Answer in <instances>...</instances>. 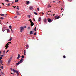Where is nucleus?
I'll return each instance as SVG.
<instances>
[{
	"label": "nucleus",
	"mask_w": 76,
	"mask_h": 76,
	"mask_svg": "<svg viewBox=\"0 0 76 76\" xmlns=\"http://www.w3.org/2000/svg\"><path fill=\"white\" fill-rule=\"evenodd\" d=\"M12 57H11L9 60H8V64H9L10 63V61H12Z\"/></svg>",
	"instance_id": "1"
},
{
	"label": "nucleus",
	"mask_w": 76,
	"mask_h": 76,
	"mask_svg": "<svg viewBox=\"0 0 76 76\" xmlns=\"http://www.w3.org/2000/svg\"><path fill=\"white\" fill-rule=\"evenodd\" d=\"M23 27H21L20 28V32H22V31H23Z\"/></svg>",
	"instance_id": "2"
},
{
	"label": "nucleus",
	"mask_w": 76,
	"mask_h": 76,
	"mask_svg": "<svg viewBox=\"0 0 76 76\" xmlns=\"http://www.w3.org/2000/svg\"><path fill=\"white\" fill-rule=\"evenodd\" d=\"M55 18L56 19H59V18H60V16L56 15L55 16Z\"/></svg>",
	"instance_id": "3"
},
{
	"label": "nucleus",
	"mask_w": 76,
	"mask_h": 76,
	"mask_svg": "<svg viewBox=\"0 0 76 76\" xmlns=\"http://www.w3.org/2000/svg\"><path fill=\"white\" fill-rule=\"evenodd\" d=\"M2 30V32H4V31H5V30H6V28H5V27H3Z\"/></svg>",
	"instance_id": "4"
},
{
	"label": "nucleus",
	"mask_w": 76,
	"mask_h": 76,
	"mask_svg": "<svg viewBox=\"0 0 76 76\" xmlns=\"http://www.w3.org/2000/svg\"><path fill=\"white\" fill-rule=\"evenodd\" d=\"M48 22L50 23V22H52V21H51V20L50 18H48Z\"/></svg>",
	"instance_id": "5"
},
{
	"label": "nucleus",
	"mask_w": 76,
	"mask_h": 76,
	"mask_svg": "<svg viewBox=\"0 0 76 76\" xmlns=\"http://www.w3.org/2000/svg\"><path fill=\"white\" fill-rule=\"evenodd\" d=\"M43 21L44 22V23H46L47 22L46 18H45L44 19H43Z\"/></svg>",
	"instance_id": "6"
},
{
	"label": "nucleus",
	"mask_w": 76,
	"mask_h": 76,
	"mask_svg": "<svg viewBox=\"0 0 76 76\" xmlns=\"http://www.w3.org/2000/svg\"><path fill=\"white\" fill-rule=\"evenodd\" d=\"M16 13L18 15H20V13L19 11H17L16 12Z\"/></svg>",
	"instance_id": "7"
},
{
	"label": "nucleus",
	"mask_w": 76,
	"mask_h": 76,
	"mask_svg": "<svg viewBox=\"0 0 76 76\" xmlns=\"http://www.w3.org/2000/svg\"><path fill=\"white\" fill-rule=\"evenodd\" d=\"M29 9L30 10H32V9H33V7L32 6H30L29 7Z\"/></svg>",
	"instance_id": "8"
},
{
	"label": "nucleus",
	"mask_w": 76,
	"mask_h": 76,
	"mask_svg": "<svg viewBox=\"0 0 76 76\" xmlns=\"http://www.w3.org/2000/svg\"><path fill=\"white\" fill-rule=\"evenodd\" d=\"M20 57V54H18V57L17 58V59H19V58Z\"/></svg>",
	"instance_id": "9"
},
{
	"label": "nucleus",
	"mask_w": 76,
	"mask_h": 76,
	"mask_svg": "<svg viewBox=\"0 0 76 76\" xmlns=\"http://www.w3.org/2000/svg\"><path fill=\"white\" fill-rule=\"evenodd\" d=\"M31 26H32L34 25V23L32 21H31Z\"/></svg>",
	"instance_id": "10"
},
{
	"label": "nucleus",
	"mask_w": 76,
	"mask_h": 76,
	"mask_svg": "<svg viewBox=\"0 0 76 76\" xmlns=\"http://www.w3.org/2000/svg\"><path fill=\"white\" fill-rule=\"evenodd\" d=\"M13 71L14 72H16V73H18V72H19V71H16L14 69H13Z\"/></svg>",
	"instance_id": "11"
},
{
	"label": "nucleus",
	"mask_w": 76,
	"mask_h": 76,
	"mask_svg": "<svg viewBox=\"0 0 76 76\" xmlns=\"http://www.w3.org/2000/svg\"><path fill=\"white\" fill-rule=\"evenodd\" d=\"M41 17H39V18L38 21H39V22H41Z\"/></svg>",
	"instance_id": "12"
},
{
	"label": "nucleus",
	"mask_w": 76,
	"mask_h": 76,
	"mask_svg": "<svg viewBox=\"0 0 76 76\" xmlns=\"http://www.w3.org/2000/svg\"><path fill=\"white\" fill-rule=\"evenodd\" d=\"M23 59H21L20 61H19V62L20 63H22V62H23Z\"/></svg>",
	"instance_id": "13"
},
{
	"label": "nucleus",
	"mask_w": 76,
	"mask_h": 76,
	"mask_svg": "<svg viewBox=\"0 0 76 76\" xmlns=\"http://www.w3.org/2000/svg\"><path fill=\"white\" fill-rule=\"evenodd\" d=\"M30 34L31 35H32L33 34L32 31H31L30 32Z\"/></svg>",
	"instance_id": "14"
},
{
	"label": "nucleus",
	"mask_w": 76,
	"mask_h": 76,
	"mask_svg": "<svg viewBox=\"0 0 76 76\" xmlns=\"http://www.w3.org/2000/svg\"><path fill=\"white\" fill-rule=\"evenodd\" d=\"M10 3L7 4V6H10Z\"/></svg>",
	"instance_id": "15"
},
{
	"label": "nucleus",
	"mask_w": 76,
	"mask_h": 76,
	"mask_svg": "<svg viewBox=\"0 0 76 76\" xmlns=\"http://www.w3.org/2000/svg\"><path fill=\"white\" fill-rule=\"evenodd\" d=\"M29 3V1H27L26 2V4H28Z\"/></svg>",
	"instance_id": "16"
},
{
	"label": "nucleus",
	"mask_w": 76,
	"mask_h": 76,
	"mask_svg": "<svg viewBox=\"0 0 76 76\" xmlns=\"http://www.w3.org/2000/svg\"><path fill=\"white\" fill-rule=\"evenodd\" d=\"M7 32H10V30L9 29L7 30Z\"/></svg>",
	"instance_id": "17"
},
{
	"label": "nucleus",
	"mask_w": 76,
	"mask_h": 76,
	"mask_svg": "<svg viewBox=\"0 0 76 76\" xmlns=\"http://www.w3.org/2000/svg\"><path fill=\"white\" fill-rule=\"evenodd\" d=\"M5 47H7V48H8V47H9V46L8 45H7V44H6L5 46Z\"/></svg>",
	"instance_id": "18"
},
{
	"label": "nucleus",
	"mask_w": 76,
	"mask_h": 76,
	"mask_svg": "<svg viewBox=\"0 0 76 76\" xmlns=\"http://www.w3.org/2000/svg\"><path fill=\"white\" fill-rule=\"evenodd\" d=\"M26 48H29V45H27L26 46Z\"/></svg>",
	"instance_id": "19"
},
{
	"label": "nucleus",
	"mask_w": 76,
	"mask_h": 76,
	"mask_svg": "<svg viewBox=\"0 0 76 76\" xmlns=\"http://www.w3.org/2000/svg\"><path fill=\"white\" fill-rule=\"evenodd\" d=\"M27 16H28V18H31V15H28Z\"/></svg>",
	"instance_id": "20"
},
{
	"label": "nucleus",
	"mask_w": 76,
	"mask_h": 76,
	"mask_svg": "<svg viewBox=\"0 0 76 76\" xmlns=\"http://www.w3.org/2000/svg\"><path fill=\"white\" fill-rule=\"evenodd\" d=\"M20 62H18V63H17L16 64H17V65H18L19 64H20Z\"/></svg>",
	"instance_id": "21"
},
{
	"label": "nucleus",
	"mask_w": 76,
	"mask_h": 76,
	"mask_svg": "<svg viewBox=\"0 0 76 76\" xmlns=\"http://www.w3.org/2000/svg\"><path fill=\"white\" fill-rule=\"evenodd\" d=\"M34 13L35 15H38V14L37 13H36L35 12H34Z\"/></svg>",
	"instance_id": "22"
},
{
	"label": "nucleus",
	"mask_w": 76,
	"mask_h": 76,
	"mask_svg": "<svg viewBox=\"0 0 76 76\" xmlns=\"http://www.w3.org/2000/svg\"><path fill=\"white\" fill-rule=\"evenodd\" d=\"M1 75H4V73H3V72H1Z\"/></svg>",
	"instance_id": "23"
},
{
	"label": "nucleus",
	"mask_w": 76,
	"mask_h": 76,
	"mask_svg": "<svg viewBox=\"0 0 76 76\" xmlns=\"http://www.w3.org/2000/svg\"><path fill=\"white\" fill-rule=\"evenodd\" d=\"M24 57H25V56H24L23 55L22 56V58H24Z\"/></svg>",
	"instance_id": "24"
},
{
	"label": "nucleus",
	"mask_w": 76,
	"mask_h": 76,
	"mask_svg": "<svg viewBox=\"0 0 76 76\" xmlns=\"http://www.w3.org/2000/svg\"><path fill=\"white\" fill-rule=\"evenodd\" d=\"M0 63H1V64L3 63V62H2V60H0Z\"/></svg>",
	"instance_id": "25"
},
{
	"label": "nucleus",
	"mask_w": 76,
	"mask_h": 76,
	"mask_svg": "<svg viewBox=\"0 0 76 76\" xmlns=\"http://www.w3.org/2000/svg\"><path fill=\"white\" fill-rule=\"evenodd\" d=\"M12 38H10V39L8 40V41H12Z\"/></svg>",
	"instance_id": "26"
},
{
	"label": "nucleus",
	"mask_w": 76,
	"mask_h": 76,
	"mask_svg": "<svg viewBox=\"0 0 76 76\" xmlns=\"http://www.w3.org/2000/svg\"><path fill=\"white\" fill-rule=\"evenodd\" d=\"M11 32H12V33H13L14 32V31H13V30H11Z\"/></svg>",
	"instance_id": "27"
},
{
	"label": "nucleus",
	"mask_w": 76,
	"mask_h": 76,
	"mask_svg": "<svg viewBox=\"0 0 76 76\" xmlns=\"http://www.w3.org/2000/svg\"><path fill=\"white\" fill-rule=\"evenodd\" d=\"M1 19L2 20H3L4 19V18L3 17H1Z\"/></svg>",
	"instance_id": "28"
},
{
	"label": "nucleus",
	"mask_w": 76,
	"mask_h": 76,
	"mask_svg": "<svg viewBox=\"0 0 76 76\" xmlns=\"http://www.w3.org/2000/svg\"><path fill=\"white\" fill-rule=\"evenodd\" d=\"M2 58H3V57L2 56L0 57V60H1V59H2Z\"/></svg>",
	"instance_id": "29"
},
{
	"label": "nucleus",
	"mask_w": 76,
	"mask_h": 76,
	"mask_svg": "<svg viewBox=\"0 0 76 76\" xmlns=\"http://www.w3.org/2000/svg\"><path fill=\"white\" fill-rule=\"evenodd\" d=\"M34 31H37V29H36V27H35V28H34Z\"/></svg>",
	"instance_id": "30"
},
{
	"label": "nucleus",
	"mask_w": 76,
	"mask_h": 76,
	"mask_svg": "<svg viewBox=\"0 0 76 76\" xmlns=\"http://www.w3.org/2000/svg\"><path fill=\"white\" fill-rule=\"evenodd\" d=\"M26 53V51H25V50H24V55H25V54Z\"/></svg>",
	"instance_id": "31"
},
{
	"label": "nucleus",
	"mask_w": 76,
	"mask_h": 76,
	"mask_svg": "<svg viewBox=\"0 0 76 76\" xmlns=\"http://www.w3.org/2000/svg\"><path fill=\"white\" fill-rule=\"evenodd\" d=\"M18 7H19V6H18L17 7V9H18V10H19V8Z\"/></svg>",
	"instance_id": "32"
},
{
	"label": "nucleus",
	"mask_w": 76,
	"mask_h": 76,
	"mask_svg": "<svg viewBox=\"0 0 76 76\" xmlns=\"http://www.w3.org/2000/svg\"><path fill=\"white\" fill-rule=\"evenodd\" d=\"M51 7V6L50 5V4H49L48 7Z\"/></svg>",
	"instance_id": "33"
},
{
	"label": "nucleus",
	"mask_w": 76,
	"mask_h": 76,
	"mask_svg": "<svg viewBox=\"0 0 76 76\" xmlns=\"http://www.w3.org/2000/svg\"><path fill=\"white\" fill-rule=\"evenodd\" d=\"M63 58H66V56L64 55L63 56Z\"/></svg>",
	"instance_id": "34"
},
{
	"label": "nucleus",
	"mask_w": 76,
	"mask_h": 76,
	"mask_svg": "<svg viewBox=\"0 0 76 76\" xmlns=\"http://www.w3.org/2000/svg\"><path fill=\"white\" fill-rule=\"evenodd\" d=\"M9 28L10 29H12V26H10Z\"/></svg>",
	"instance_id": "35"
},
{
	"label": "nucleus",
	"mask_w": 76,
	"mask_h": 76,
	"mask_svg": "<svg viewBox=\"0 0 76 76\" xmlns=\"http://www.w3.org/2000/svg\"><path fill=\"white\" fill-rule=\"evenodd\" d=\"M15 2H18L19 1V0H15Z\"/></svg>",
	"instance_id": "36"
},
{
	"label": "nucleus",
	"mask_w": 76,
	"mask_h": 76,
	"mask_svg": "<svg viewBox=\"0 0 76 76\" xmlns=\"http://www.w3.org/2000/svg\"><path fill=\"white\" fill-rule=\"evenodd\" d=\"M1 69H3V66H1Z\"/></svg>",
	"instance_id": "37"
},
{
	"label": "nucleus",
	"mask_w": 76,
	"mask_h": 76,
	"mask_svg": "<svg viewBox=\"0 0 76 76\" xmlns=\"http://www.w3.org/2000/svg\"><path fill=\"white\" fill-rule=\"evenodd\" d=\"M29 21H30V22L31 23L32 21V20L31 19L29 20Z\"/></svg>",
	"instance_id": "38"
},
{
	"label": "nucleus",
	"mask_w": 76,
	"mask_h": 76,
	"mask_svg": "<svg viewBox=\"0 0 76 76\" xmlns=\"http://www.w3.org/2000/svg\"><path fill=\"white\" fill-rule=\"evenodd\" d=\"M0 15H1V16H4V14H0Z\"/></svg>",
	"instance_id": "39"
},
{
	"label": "nucleus",
	"mask_w": 76,
	"mask_h": 76,
	"mask_svg": "<svg viewBox=\"0 0 76 76\" xmlns=\"http://www.w3.org/2000/svg\"><path fill=\"white\" fill-rule=\"evenodd\" d=\"M39 8H37V10H38V11H39Z\"/></svg>",
	"instance_id": "40"
},
{
	"label": "nucleus",
	"mask_w": 76,
	"mask_h": 76,
	"mask_svg": "<svg viewBox=\"0 0 76 76\" xmlns=\"http://www.w3.org/2000/svg\"><path fill=\"white\" fill-rule=\"evenodd\" d=\"M5 1L7 2H9V0H5Z\"/></svg>",
	"instance_id": "41"
},
{
	"label": "nucleus",
	"mask_w": 76,
	"mask_h": 76,
	"mask_svg": "<svg viewBox=\"0 0 76 76\" xmlns=\"http://www.w3.org/2000/svg\"><path fill=\"white\" fill-rule=\"evenodd\" d=\"M6 15H7V14L5 15L4 16V17H6Z\"/></svg>",
	"instance_id": "42"
},
{
	"label": "nucleus",
	"mask_w": 76,
	"mask_h": 76,
	"mask_svg": "<svg viewBox=\"0 0 76 76\" xmlns=\"http://www.w3.org/2000/svg\"><path fill=\"white\" fill-rule=\"evenodd\" d=\"M3 53L4 54V53H5V50H4L3 51Z\"/></svg>",
	"instance_id": "43"
},
{
	"label": "nucleus",
	"mask_w": 76,
	"mask_h": 76,
	"mask_svg": "<svg viewBox=\"0 0 76 76\" xmlns=\"http://www.w3.org/2000/svg\"><path fill=\"white\" fill-rule=\"evenodd\" d=\"M18 17V16H15V18H16Z\"/></svg>",
	"instance_id": "44"
},
{
	"label": "nucleus",
	"mask_w": 76,
	"mask_h": 76,
	"mask_svg": "<svg viewBox=\"0 0 76 76\" xmlns=\"http://www.w3.org/2000/svg\"><path fill=\"white\" fill-rule=\"evenodd\" d=\"M34 35H36V32L34 33Z\"/></svg>",
	"instance_id": "45"
},
{
	"label": "nucleus",
	"mask_w": 76,
	"mask_h": 76,
	"mask_svg": "<svg viewBox=\"0 0 76 76\" xmlns=\"http://www.w3.org/2000/svg\"><path fill=\"white\" fill-rule=\"evenodd\" d=\"M28 29H30V27H28Z\"/></svg>",
	"instance_id": "46"
},
{
	"label": "nucleus",
	"mask_w": 76,
	"mask_h": 76,
	"mask_svg": "<svg viewBox=\"0 0 76 76\" xmlns=\"http://www.w3.org/2000/svg\"><path fill=\"white\" fill-rule=\"evenodd\" d=\"M10 69H11V71H12V70L13 71V69H12V68H11Z\"/></svg>",
	"instance_id": "47"
},
{
	"label": "nucleus",
	"mask_w": 76,
	"mask_h": 76,
	"mask_svg": "<svg viewBox=\"0 0 76 76\" xmlns=\"http://www.w3.org/2000/svg\"><path fill=\"white\" fill-rule=\"evenodd\" d=\"M17 75H19V72H18V73H17Z\"/></svg>",
	"instance_id": "48"
},
{
	"label": "nucleus",
	"mask_w": 76,
	"mask_h": 76,
	"mask_svg": "<svg viewBox=\"0 0 76 76\" xmlns=\"http://www.w3.org/2000/svg\"><path fill=\"white\" fill-rule=\"evenodd\" d=\"M6 45H8V46H9V44L8 43H7V44H6Z\"/></svg>",
	"instance_id": "49"
},
{
	"label": "nucleus",
	"mask_w": 76,
	"mask_h": 76,
	"mask_svg": "<svg viewBox=\"0 0 76 76\" xmlns=\"http://www.w3.org/2000/svg\"><path fill=\"white\" fill-rule=\"evenodd\" d=\"M16 7H14V6H13V7H14V8H16Z\"/></svg>",
	"instance_id": "50"
},
{
	"label": "nucleus",
	"mask_w": 76,
	"mask_h": 76,
	"mask_svg": "<svg viewBox=\"0 0 76 76\" xmlns=\"http://www.w3.org/2000/svg\"><path fill=\"white\" fill-rule=\"evenodd\" d=\"M26 26H25L24 27V28H26Z\"/></svg>",
	"instance_id": "51"
},
{
	"label": "nucleus",
	"mask_w": 76,
	"mask_h": 76,
	"mask_svg": "<svg viewBox=\"0 0 76 76\" xmlns=\"http://www.w3.org/2000/svg\"><path fill=\"white\" fill-rule=\"evenodd\" d=\"M44 12H42V15H44Z\"/></svg>",
	"instance_id": "52"
},
{
	"label": "nucleus",
	"mask_w": 76,
	"mask_h": 76,
	"mask_svg": "<svg viewBox=\"0 0 76 76\" xmlns=\"http://www.w3.org/2000/svg\"><path fill=\"white\" fill-rule=\"evenodd\" d=\"M1 56L2 57H4V55H1Z\"/></svg>",
	"instance_id": "53"
},
{
	"label": "nucleus",
	"mask_w": 76,
	"mask_h": 76,
	"mask_svg": "<svg viewBox=\"0 0 76 76\" xmlns=\"http://www.w3.org/2000/svg\"><path fill=\"white\" fill-rule=\"evenodd\" d=\"M53 3H56V1H53Z\"/></svg>",
	"instance_id": "54"
},
{
	"label": "nucleus",
	"mask_w": 76,
	"mask_h": 76,
	"mask_svg": "<svg viewBox=\"0 0 76 76\" xmlns=\"http://www.w3.org/2000/svg\"><path fill=\"white\" fill-rule=\"evenodd\" d=\"M11 75H12V74L13 75V74L12 73H11Z\"/></svg>",
	"instance_id": "55"
},
{
	"label": "nucleus",
	"mask_w": 76,
	"mask_h": 76,
	"mask_svg": "<svg viewBox=\"0 0 76 76\" xmlns=\"http://www.w3.org/2000/svg\"><path fill=\"white\" fill-rule=\"evenodd\" d=\"M7 53L9 52V50H7Z\"/></svg>",
	"instance_id": "56"
},
{
	"label": "nucleus",
	"mask_w": 76,
	"mask_h": 76,
	"mask_svg": "<svg viewBox=\"0 0 76 76\" xmlns=\"http://www.w3.org/2000/svg\"><path fill=\"white\" fill-rule=\"evenodd\" d=\"M51 11H48L49 12H51Z\"/></svg>",
	"instance_id": "57"
},
{
	"label": "nucleus",
	"mask_w": 76,
	"mask_h": 76,
	"mask_svg": "<svg viewBox=\"0 0 76 76\" xmlns=\"http://www.w3.org/2000/svg\"><path fill=\"white\" fill-rule=\"evenodd\" d=\"M47 15H48V12H47Z\"/></svg>",
	"instance_id": "58"
},
{
	"label": "nucleus",
	"mask_w": 76,
	"mask_h": 76,
	"mask_svg": "<svg viewBox=\"0 0 76 76\" xmlns=\"http://www.w3.org/2000/svg\"><path fill=\"white\" fill-rule=\"evenodd\" d=\"M2 4H3V5H4V4L3 3H2Z\"/></svg>",
	"instance_id": "59"
},
{
	"label": "nucleus",
	"mask_w": 76,
	"mask_h": 76,
	"mask_svg": "<svg viewBox=\"0 0 76 76\" xmlns=\"http://www.w3.org/2000/svg\"><path fill=\"white\" fill-rule=\"evenodd\" d=\"M10 42V44H11L12 43V42Z\"/></svg>",
	"instance_id": "60"
},
{
	"label": "nucleus",
	"mask_w": 76,
	"mask_h": 76,
	"mask_svg": "<svg viewBox=\"0 0 76 76\" xmlns=\"http://www.w3.org/2000/svg\"><path fill=\"white\" fill-rule=\"evenodd\" d=\"M63 9L62 8V9H61V10H63Z\"/></svg>",
	"instance_id": "61"
},
{
	"label": "nucleus",
	"mask_w": 76,
	"mask_h": 76,
	"mask_svg": "<svg viewBox=\"0 0 76 76\" xmlns=\"http://www.w3.org/2000/svg\"><path fill=\"white\" fill-rule=\"evenodd\" d=\"M6 49H7V47H6Z\"/></svg>",
	"instance_id": "62"
},
{
	"label": "nucleus",
	"mask_w": 76,
	"mask_h": 76,
	"mask_svg": "<svg viewBox=\"0 0 76 76\" xmlns=\"http://www.w3.org/2000/svg\"><path fill=\"white\" fill-rule=\"evenodd\" d=\"M9 43H10V42H9L8 43V44H9Z\"/></svg>",
	"instance_id": "63"
},
{
	"label": "nucleus",
	"mask_w": 76,
	"mask_h": 76,
	"mask_svg": "<svg viewBox=\"0 0 76 76\" xmlns=\"http://www.w3.org/2000/svg\"><path fill=\"white\" fill-rule=\"evenodd\" d=\"M7 53V52L6 53H6Z\"/></svg>",
	"instance_id": "64"
}]
</instances>
